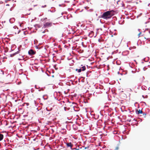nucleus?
Returning <instances> with one entry per match:
<instances>
[{
	"instance_id": "f257e3e1",
	"label": "nucleus",
	"mask_w": 150,
	"mask_h": 150,
	"mask_svg": "<svg viewBox=\"0 0 150 150\" xmlns=\"http://www.w3.org/2000/svg\"><path fill=\"white\" fill-rule=\"evenodd\" d=\"M111 17L112 15L111 11H108L104 13L101 17L104 19H108L111 18Z\"/></svg>"
},
{
	"instance_id": "f03ea898",
	"label": "nucleus",
	"mask_w": 150,
	"mask_h": 150,
	"mask_svg": "<svg viewBox=\"0 0 150 150\" xmlns=\"http://www.w3.org/2000/svg\"><path fill=\"white\" fill-rule=\"evenodd\" d=\"M52 25V23L47 22L45 23L44 24V27L45 28H47L48 27H51Z\"/></svg>"
},
{
	"instance_id": "7ed1b4c3",
	"label": "nucleus",
	"mask_w": 150,
	"mask_h": 150,
	"mask_svg": "<svg viewBox=\"0 0 150 150\" xmlns=\"http://www.w3.org/2000/svg\"><path fill=\"white\" fill-rule=\"evenodd\" d=\"M28 54L30 55H33L35 54V52L33 50H30L28 51Z\"/></svg>"
},
{
	"instance_id": "20e7f679",
	"label": "nucleus",
	"mask_w": 150,
	"mask_h": 150,
	"mask_svg": "<svg viewBox=\"0 0 150 150\" xmlns=\"http://www.w3.org/2000/svg\"><path fill=\"white\" fill-rule=\"evenodd\" d=\"M67 145L68 147H70L71 149H72V147L73 145L72 144L71 142H69L67 144Z\"/></svg>"
},
{
	"instance_id": "39448f33",
	"label": "nucleus",
	"mask_w": 150,
	"mask_h": 150,
	"mask_svg": "<svg viewBox=\"0 0 150 150\" xmlns=\"http://www.w3.org/2000/svg\"><path fill=\"white\" fill-rule=\"evenodd\" d=\"M19 53V50L18 51L16 52L15 53H13V54H11L10 55V56L11 57H13L14 56H15V55H16V54H18Z\"/></svg>"
},
{
	"instance_id": "423d86ee",
	"label": "nucleus",
	"mask_w": 150,
	"mask_h": 150,
	"mask_svg": "<svg viewBox=\"0 0 150 150\" xmlns=\"http://www.w3.org/2000/svg\"><path fill=\"white\" fill-rule=\"evenodd\" d=\"M15 21V19L14 18H11L9 20V21L11 23H13Z\"/></svg>"
},
{
	"instance_id": "0eeeda50",
	"label": "nucleus",
	"mask_w": 150,
	"mask_h": 150,
	"mask_svg": "<svg viewBox=\"0 0 150 150\" xmlns=\"http://www.w3.org/2000/svg\"><path fill=\"white\" fill-rule=\"evenodd\" d=\"M4 136L1 134H0V141H1L3 139Z\"/></svg>"
},
{
	"instance_id": "6e6552de",
	"label": "nucleus",
	"mask_w": 150,
	"mask_h": 150,
	"mask_svg": "<svg viewBox=\"0 0 150 150\" xmlns=\"http://www.w3.org/2000/svg\"><path fill=\"white\" fill-rule=\"evenodd\" d=\"M76 71H77L79 73L81 72V71H82L81 69L80 68L79 69H76Z\"/></svg>"
},
{
	"instance_id": "1a4fd4ad",
	"label": "nucleus",
	"mask_w": 150,
	"mask_h": 150,
	"mask_svg": "<svg viewBox=\"0 0 150 150\" xmlns=\"http://www.w3.org/2000/svg\"><path fill=\"white\" fill-rule=\"evenodd\" d=\"M81 70L82 71H84L85 70L86 68L85 66L82 67H81Z\"/></svg>"
},
{
	"instance_id": "9d476101",
	"label": "nucleus",
	"mask_w": 150,
	"mask_h": 150,
	"mask_svg": "<svg viewBox=\"0 0 150 150\" xmlns=\"http://www.w3.org/2000/svg\"><path fill=\"white\" fill-rule=\"evenodd\" d=\"M142 110H139V111H137V114H139L140 113H142Z\"/></svg>"
},
{
	"instance_id": "9b49d317",
	"label": "nucleus",
	"mask_w": 150,
	"mask_h": 150,
	"mask_svg": "<svg viewBox=\"0 0 150 150\" xmlns=\"http://www.w3.org/2000/svg\"><path fill=\"white\" fill-rule=\"evenodd\" d=\"M93 32H91V33L89 34V36L90 37H92L93 36Z\"/></svg>"
},
{
	"instance_id": "f8f14e48",
	"label": "nucleus",
	"mask_w": 150,
	"mask_h": 150,
	"mask_svg": "<svg viewBox=\"0 0 150 150\" xmlns=\"http://www.w3.org/2000/svg\"><path fill=\"white\" fill-rule=\"evenodd\" d=\"M38 88L39 89L38 91H43L44 90V89H43V88H40V87H39Z\"/></svg>"
},
{
	"instance_id": "ddd939ff",
	"label": "nucleus",
	"mask_w": 150,
	"mask_h": 150,
	"mask_svg": "<svg viewBox=\"0 0 150 150\" xmlns=\"http://www.w3.org/2000/svg\"><path fill=\"white\" fill-rule=\"evenodd\" d=\"M46 110H47L48 111H49L51 110H52V108H51L50 109V110H49L47 108H46Z\"/></svg>"
},
{
	"instance_id": "4468645a",
	"label": "nucleus",
	"mask_w": 150,
	"mask_h": 150,
	"mask_svg": "<svg viewBox=\"0 0 150 150\" xmlns=\"http://www.w3.org/2000/svg\"><path fill=\"white\" fill-rule=\"evenodd\" d=\"M118 149H119V147L117 146L115 148V150H118Z\"/></svg>"
},
{
	"instance_id": "2eb2a0df",
	"label": "nucleus",
	"mask_w": 150,
	"mask_h": 150,
	"mask_svg": "<svg viewBox=\"0 0 150 150\" xmlns=\"http://www.w3.org/2000/svg\"><path fill=\"white\" fill-rule=\"evenodd\" d=\"M147 59L146 60V58H144V61H145V62H147L148 60V59H149L148 58H147Z\"/></svg>"
},
{
	"instance_id": "dca6fc26",
	"label": "nucleus",
	"mask_w": 150,
	"mask_h": 150,
	"mask_svg": "<svg viewBox=\"0 0 150 150\" xmlns=\"http://www.w3.org/2000/svg\"><path fill=\"white\" fill-rule=\"evenodd\" d=\"M1 72L2 73V74L3 75L4 74V71H3L2 70H1Z\"/></svg>"
},
{
	"instance_id": "f3484780",
	"label": "nucleus",
	"mask_w": 150,
	"mask_h": 150,
	"mask_svg": "<svg viewBox=\"0 0 150 150\" xmlns=\"http://www.w3.org/2000/svg\"><path fill=\"white\" fill-rule=\"evenodd\" d=\"M25 105H26L27 106H28L29 105V104L28 103H25Z\"/></svg>"
},
{
	"instance_id": "a211bd4d",
	"label": "nucleus",
	"mask_w": 150,
	"mask_h": 150,
	"mask_svg": "<svg viewBox=\"0 0 150 150\" xmlns=\"http://www.w3.org/2000/svg\"><path fill=\"white\" fill-rule=\"evenodd\" d=\"M64 103V101H62L61 102V104H63V103Z\"/></svg>"
},
{
	"instance_id": "6ab92c4d",
	"label": "nucleus",
	"mask_w": 150,
	"mask_h": 150,
	"mask_svg": "<svg viewBox=\"0 0 150 150\" xmlns=\"http://www.w3.org/2000/svg\"><path fill=\"white\" fill-rule=\"evenodd\" d=\"M141 32H140V33L138 34V35L139 37L140 36V35L141 34Z\"/></svg>"
},
{
	"instance_id": "aec40b11",
	"label": "nucleus",
	"mask_w": 150,
	"mask_h": 150,
	"mask_svg": "<svg viewBox=\"0 0 150 150\" xmlns=\"http://www.w3.org/2000/svg\"><path fill=\"white\" fill-rule=\"evenodd\" d=\"M21 83V82H18V83L17 84H18V85H20Z\"/></svg>"
},
{
	"instance_id": "412c9836",
	"label": "nucleus",
	"mask_w": 150,
	"mask_h": 150,
	"mask_svg": "<svg viewBox=\"0 0 150 150\" xmlns=\"http://www.w3.org/2000/svg\"><path fill=\"white\" fill-rule=\"evenodd\" d=\"M64 110L65 111H66V109H67V108L66 107H64Z\"/></svg>"
},
{
	"instance_id": "4be33fe9",
	"label": "nucleus",
	"mask_w": 150,
	"mask_h": 150,
	"mask_svg": "<svg viewBox=\"0 0 150 150\" xmlns=\"http://www.w3.org/2000/svg\"><path fill=\"white\" fill-rule=\"evenodd\" d=\"M35 88H36V89H37L38 88H37V86H36V85H35Z\"/></svg>"
},
{
	"instance_id": "5701e85b",
	"label": "nucleus",
	"mask_w": 150,
	"mask_h": 150,
	"mask_svg": "<svg viewBox=\"0 0 150 150\" xmlns=\"http://www.w3.org/2000/svg\"><path fill=\"white\" fill-rule=\"evenodd\" d=\"M31 91L33 92L34 90H33V89H31Z\"/></svg>"
},
{
	"instance_id": "b1692460",
	"label": "nucleus",
	"mask_w": 150,
	"mask_h": 150,
	"mask_svg": "<svg viewBox=\"0 0 150 150\" xmlns=\"http://www.w3.org/2000/svg\"><path fill=\"white\" fill-rule=\"evenodd\" d=\"M25 103H23V105H22L23 106H25Z\"/></svg>"
},
{
	"instance_id": "393cba45",
	"label": "nucleus",
	"mask_w": 150,
	"mask_h": 150,
	"mask_svg": "<svg viewBox=\"0 0 150 150\" xmlns=\"http://www.w3.org/2000/svg\"><path fill=\"white\" fill-rule=\"evenodd\" d=\"M36 47L37 48V49H38V46H36Z\"/></svg>"
},
{
	"instance_id": "a878e982",
	"label": "nucleus",
	"mask_w": 150,
	"mask_h": 150,
	"mask_svg": "<svg viewBox=\"0 0 150 150\" xmlns=\"http://www.w3.org/2000/svg\"><path fill=\"white\" fill-rule=\"evenodd\" d=\"M46 5H45L44 6H42V7H46Z\"/></svg>"
},
{
	"instance_id": "bb28decb",
	"label": "nucleus",
	"mask_w": 150,
	"mask_h": 150,
	"mask_svg": "<svg viewBox=\"0 0 150 150\" xmlns=\"http://www.w3.org/2000/svg\"><path fill=\"white\" fill-rule=\"evenodd\" d=\"M45 31H43V32H42V33H45Z\"/></svg>"
},
{
	"instance_id": "cd10ccee",
	"label": "nucleus",
	"mask_w": 150,
	"mask_h": 150,
	"mask_svg": "<svg viewBox=\"0 0 150 150\" xmlns=\"http://www.w3.org/2000/svg\"><path fill=\"white\" fill-rule=\"evenodd\" d=\"M132 47H129V49L130 50H131V49H132Z\"/></svg>"
},
{
	"instance_id": "c85d7f7f",
	"label": "nucleus",
	"mask_w": 150,
	"mask_h": 150,
	"mask_svg": "<svg viewBox=\"0 0 150 150\" xmlns=\"http://www.w3.org/2000/svg\"><path fill=\"white\" fill-rule=\"evenodd\" d=\"M47 19V18H45L44 19V20H45L46 19Z\"/></svg>"
},
{
	"instance_id": "c756f323",
	"label": "nucleus",
	"mask_w": 150,
	"mask_h": 150,
	"mask_svg": "<svg viewBox=\"0 0 150 150\" xmlns=\"http://www.w3.org/2000/svg\"><path fill=\"white\" fill-rule=\"evenodd\" d=\"M32 9V8H30V9H29V11H30V10H31Z\"/></svg>"
},
{
	"instance_id": "7c9ffc66",
	"label": "nucleus",
	"mask_w": 150,
	"mask_h": 150,
	"mask_svg": "<svg viewBox=\"0 0 150 150\" xmlns=\"http://www.w3.org/2000/svg\"><path fill=\"white\" fill-rule=\"evenodd\" d=\"M62 6V5H61V4H59V6Z\"/></svg>"
},
{
	"instance_id": "2f4dec72",
	"label": "nucleus",
	"mask_w": 150,
	"mask_h": 150,
	"mask_svg": "<svg viewBox=\"0 0 150 150\" xmlns=\"http://www.w3.org/2000/svg\"><path fill=\"white\" fill-rule=\"evenodd\" d=\"M6 5V6H9V4H7Z\"/></svg>"
},
{
	"instance_id": "473e14b6",
	"label": "nucleus",
	"mask_w": 150,
	"mask_h": 150,
	"mask_svg": "<svg viewBox=\"0 0 150 150\" xmlns=\"http://www.w3.org/2000/svg\"><path fill=\"white\" fill-rule=\"evenodd\" d=\"M18 60H21V59H18Z\"/></svg>"
},
{
	"instance_id": "72a5a7b5",
	"label": "nucleus",
	"mask_w": 150,
	"mask_h": 150,
	"mask_svg": "<svg viewBox=\"0 0 150 150\" xmlns=\"http://www.w3.org/2000/svg\"><path fill=\"white\" fill-rule=\"evenodd\" d=\"M44 96H43V98H44Z\"/></svg>"
},
{
	"instance_id": "f704fd0d",
	"label": "nucleus",
	"mask_w": 150,
	"mask_h": 150,
	"mask_svg": "<svg viewBox=\"0 0 150 150\" xmlns=\"http://www.w3.org/2000/svg\"><path fill=\"white\" fill-rule=\"evenodd\" d=\"M142 78H143V79H144V77H142Z\"/></svg>"
},
{
	"instance_id": "c9c22d12",
	"label": "nucleus",
	"mask_w": 150,
	"mask_h": 150,
	"mask_svg": "<svg viewBox=\"0 0 150 150\" xmlns=\"http://www.w3.org/2000/svg\"><path fill=\"white\" fill-rule=\"evenodd\" d=\"M107 106H104V107H107Z\"/></svg>"
},
{
	"instance_id": "e433bc0d",
	"label": "nucleus",
	"mask_w": 150,
	"mask_h": 150,
	"mask_svg": "<svg viewBox=\"0 0 150 150\" xmlns=\"http://www.w3.org/2000/svg\"><path fill=\"white\" fill-rule=\"evenodd\" d=\"M79 149H76V150H79Z\"/></svg>"
},
{
	"instance_id": "4c0bfd02",
	"label": "nucleus",
	"mask_w": 150,
	"mask_h": 150,
	"mask_svg": "<svg viewBox=\"0 0 150 150\" xmlns=\"http://www.w3.org/2000/svg\"><path fill=\"white\" fill-rule=\"evenodd\" d=\"M140 30V29H138V30L139 31Z\"/></svg>"
},
{
	"instance_id": "58836bf2",
	"label": "nucleus",
	"mask_w": 150,
	"mask_h": 150,
	"mask_svg": "<svg viewBox=\"0 0 150 150\" xmlns=\"http://www.w3.org/2000/svg\"><path fill=\"white\" fill-rule=\"evenodd\" d=\"M1 146V144H0V146Z\"/></svg>"
},
{
	"instance_id": "ea45409f",
	"label": "nucleus",
	"mask_w": 150,
	"mask_h": 150,
	"mask_svg": "<svg viewBox=\"0 0 150 150\" xmlns=\"http://www.w3.org/2000/svg\"><path fill=\"white\" fill-rule=\"evenodd\" d=\"M74 149H76V148H74Z\"/></svg>"
},
{
	"instance_id": "a19ab883",
	"label": "nucleus",
	"mask_w": 150,
	"mask_h": 150,
	"mask_svg": "<svg viewBox=\"0 0 150 150\" xmlns=\"http://www.w3.org/2000/svg\"><path fill=\"white\" fill-rule=\"evenodd\" d=\"M134 47L135 48V47Z\"/></svg>"
}]
</instances>
